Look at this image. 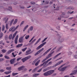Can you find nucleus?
Listing matches in <instances>:
<instances>
[{
    "label": "nucleus",
    "instance_id": "obj_1",
    "mask_svg": "<svg viewBox=\"0 0 77 77\" xmlns=\"http://www.w3.org/2000/svg\"><path fill=\"white\" fill-rule=\"evenodd\" d=\"M54 72V70H49L45 72L43 74V75L44 76H48V75H51L53 74Z\"/></svg>",
    "mask_w": 77,
    "mask_h": 77
},
{
    "label": "nucleus",
    "instance_id": "obj_2",
    "mask_svg": "<svg viewBox=\"0 0 77 77\" xmlns=\"http://www.w3.org/2000/svg\"><path fill=\"white\" fill-rule=\"evenodd\" d=\"M69 67H70V65H68L67 66H64V67L62 68H60L59 69V68L58 69V70H59V71H64L66 69L68 68H69Z\"/></svg>",
    "mask_w": 77,
    "mask_h": 77
},
{
    "label": "nucleus",
    "instance_id": "obj_3",
    "mask_svg": "<svg viewBox=\"0 0 77 77\" xmlns=\"http://www.w3.org/2000/svg\"><path fill=\"white\" fill-rule=\"evenodd\" d=\"M31 57H32V56H27L25 58H23L22 59H21V60H22L23 62H26V60H27L28 59H29L30 58H31Z\"/></svg>",
    "mask_w": 77,
    "mask_h": 77
},
{
    "label": "nucleus",
    "instance_id": "obj_4",
    "mask_svg": "<svg viewBox=\"0 0 77 77\" xmlns=\"http://www.w3.org/2000/svg\"><path fill=\"white\" fill-rule=\"evenodd\" d=\"M46 43L47 42H45L44 43L41 44L40 45H39L36 48V50H39V49H40L42 47H43V46H44V45H45Z\"/></svg>",
    "mask_w": 77,
    "mask_h": 77
},
{
    "label": "nucleus",
    "instance_id": "obj_5",
    "mask_svg": "<svg viewBox=\"0 0 77 77\" xmlns=\"http://www.w3.org/2000/svg\"><path fill=\"white\" fill-rule=\"evenodd\" d=\"M51 54H50V53L48 55V57H46L42 61V63H43V62H44L45 61V60H47L48 59H49L50 57H51Z\"/></svg>",
    "mask_w": 77,
    "mask_h": 77
},
{
    "label": "nucleus",
    "instance_id": "obj_6",
    "mask_svg": "<svg viewBox=\"0 0 77 77\" xmlns=\"http://www.w3.org/2000/svg\"><path fill=\"white\" fill-rule=\"evenodd\" d=\"M62 62H63V60H61L60 61H59L57 63L55 64L53 66V67L54 68H55V67L57 66H58V65H59L60 64H61Z\"/></svg>",
    "mask_w": 77,
    "mask_h": 77
},
{
    "label": "nucleus",
    "instance_id": "obj_7",
    "mask_svg": "<svg viewBox=\"0 0 77 77\" xmlns=\"http://www.w3.org/2000/svg\"><path fill=\"white\" fill-rule=\"evenodd\" d=\"M44 48H42V49L38 51L35 54L34 56H37L38 54H39L40 53H41V52H42V51L44 50Z\"/></svg>",
    "mask_w": 77,
    "mask_h": 77
},
{
    "label": "nucleus",
    "instance_id": "obj_8",
    "mask_svg": "<svg viewBox=\"0 0 77 77\" xmlns=\"http://www.w3.org/2000/svg\"><path fill=\"white\" fill-rule=\"evenodd\" d=\"M25 68V66H22L17 68V70L19 71H22V70H23Z\"/></svg>",
    "mask_w": 77,
    "mask_h": 77
},
{
    "label": "nucleus",
    "instance_id": "obj_9",
    "mask_svg": "<svg viewBox=\"0 0 77 77\" xmlns=\"http://www.w3.org/2000/svg\"><path fill=\"white\" fill-rule=\"evenodd\" d=\"M16 30V29H15V26H12L11 28L9 30V32H15V31Z\"/></svg>",
    "mask_w": 77,
    "mask_h": 77
},
{
    "label": "nucleus",
    "instance_id": "obj_10",
    "mask_svg": "<svg viewBox=\"0 0 77 77\" xmlns=\"http://www.w3.org/2000/svg\"><path fill=\"white\" fill-rule=\"evenodd\" d=\"M32 51L31 49H29V50L26 51V55H28V54H30V53H32V52H30V51Z\"/></svg>",
    "mask_w": 77,
    "mask_h": 77
},
{
    "label": "nucleus",
    "instance_id": "obj_11",
    "mask_svg": "<svg viewBox=\"0 0 77 77\" xmlns=\"http://www.w3.org/2000/svg\"><path fill=\"white\" fill-rule=\"evenodd\" d=\"M51 48H50L49 49H48V50H47L45 53H44V54H43V55L44 56H45V55H46V54L47 53H48L50 51V50H51Z\"/></svg>",
    "mask_w": 77,
    "mask_h": 77
},
{
    "label": "nucleus",
    "instance_id": "obj_12",
    "mask_svg": "<svg viewBox=\"0 0 77 77\" xmlns=\"http://www.w3.org/2000/svg\"><path fill=\"white\" fill-rule=\"evenodd\" d=\"M19 42L20 43H22L23 42V37H22L19 38Z\"/></svg>",
    "mask_w": 77,
    "mask_h": 77
},
{
    "label": "nucleus",
    "instance_id": "obj_13",
    "mask_svg": "<svg viewBox=\"0 0 77 77\" xmlns=\"http://www.w3.org/2000/svg\"><path fill=\"white\" fill-rule=\"evenodd\" d=\"M15 58H14L13 59H11L10 60V62L11 63V64H14V61L15 60Z\"/></svg>",
    "mask_w": 77,
    "mask_h": 77
},
{
    "label": "nucleus",
    "instance_id": "obj_14",
    "mask_svg": "<svg viewBox=\"0 0 77 77\" xmlns=\"http://www.w3.org/2000/svg\"><path fill=\"white\" fill-rule=\"evenodd\" d=\"M15 51V50L14 49H11L10 50H9L7 52V54H10V53H11V52H13V51Z\"/></svg>",
    "mask_w": 77,
    "mask_h": 77
},
{
    "label": "nucleus",
    "instance_id": "obj_15",
    "mask_svg": "<svg viewBox=\"0 0 77 77\" xmlns=\"http://www.w3.org/2000/svg\"><path fill=\"white\" fill-rule=\"evenodd\" d=\"M18 36L17 35L16 37V38H15V43L16 44H17L18 42Z\"/></svg>",
    "mask_w": 77,
    "mask_h": 77
},
{
    "label": "nucleus",
    "instance_id": "obj_16",
    "mask_svg": "<svg viewBox=\"0 0 77 77\" xmlns=\"http://www.w3.org/2000/svg\"><path fill=\"white\" fill-rule=\"evenodd\" d=\"M58 40L60 42H62L64 41V39L60 37L58 39Z\"/></svg>",
    "mask_w": 77,
    "mask_h": 77
},
{
    "label": "nucleus",
    "instance_id": "obj_17",
    "mask_svg": "<svg viewBox=\"0 0 77 77\" xmlns=\"http://www.w3.org/2000/svg\"><path fill=\"white\" fill-rule=\"evenodd\" d=\"M68 63H64L63 64H62L61 66L59 67V68L58 69V70L59 69H60V68H62V67H63V66H65V65H68Z\"/></svg>",
    "mask_w": 77,
    "mask_h": 77
},
{
    "label": "nucleus",
    "instance_id": "obj_18",
    "mask_svg": "<svg viewBox=\"0 0 77 77\" xmlns=\"http://www.w3.org/2000/svg\"><path fill=\"white\" fill-rule=\"evenodd\" d=\"M67 9H74V8L72 6H69L66 8Z\"/></svg>",
    "mask_w": 77,
    "mask_h": 77
},
{
    "label": "nucleus",
    "instance_id": "obj_19",
    "mask_svg": "<svg viewBox=\"0 0 77 77\" xmlns=\"http://www.w3.org/2000/svg\"><path fill=\"white\" fill-rule=\"evenodd\" d=\"M38 68H39V67H37L34 69L32 70V72H35L38 69Z\"/></svg>",
    "mask_w": 77,
    "mask_h": 77
},
{
    "label": "nucleus",
    "instance_id": "obj_20",
    "mask_svg": "<svg viewBox=\"0 0 77 77\" xmlns=\"http://www.w3.org/2000/svg\"><path fill=\"white\" fill-rule=\"evenodd\" d=\"M11 72H12V71L10 70L9 71H8V72H4V73L5 74L8 75L10 74V73H11Z\"/></svg>",
    "mask_w": 77,
    "mask_h": 77
},
{
    "label": "nucleus",
    "instance_id": "obj_21",
    "mask_svg": "<svg viewBox=\"0 0 77 77\" xmlns=\"http://www.w3.org/2000/svg\"><path fill=\"white\" fill-rule=\"evenodd\" d=\"M61 54V53H60L56 55L55 57H53V59H56V58L57 57H58V56H59V55H60Z\"/></svg>",
    "mask_w": 77,
    "mask_h": 77
},
{
    "label": "nucleus",
    "instance_id": "obj_22",
    "mask_svg": "<svg viewBox=\"0 0 77 77\" xmlns=\"http://www.w3.org/2000/svg\"><path fill=\"white\" fill-rule=\"evenodd\" d=\"M48 62L47 60L46 61H45V62H44L43 64H42L41 65V66H42V65H46V64H47V63H48Z\"/></svg>",
    "mask_w": 77,
    "mask_h": 77
},
{
    "label": "nucleus",
    "instance_id": "obj_23",
    "mask_svg": "<svg viewBox=\"0 0 77 77\" xmlns=\"http://www.w3.org/2000/svg\"><path fill=\"white\" fill-rule=\"evenodd\" d=\"M6 69L9 71V70H11L12 69L11 68V67H7L6 68Z\"/></svg>",
    "mask_w": 77,
    "mask_h": 77
},
{
    "label": "nucleus",
    "instance_id": "obj_24",
    "mask_svg": "<svg viewBox=\"0 0 77 77\" xmlns=\"http://www.w3.org/2000/svg\"><path fill=\"white\" fill-rule=\"evenodd\" d=\"M23 45V44H19L17 45L16 47H17V48H19V47H21V46H22Z\"/></svg>",
    "mask_w": 77,
    "mask_h": 77
},
{
    "label": "nucleus",
    "instance_id": "obj_25",
    "mask_svg": "<svg viewBox=\"0 0 77 77\" xmlns=\"http://www.w3.org/2000/svg\"><path fill=\"white\" fill-rule=\"evenodd\" d=\"M38 59H36L35 60H34L32 63V65H34L35 63H36V62H37V60H38Z\"/></svg>",
    "mask_w": 77,
    "mask_h": 77
},
{
    "label": "nucleus",
    "instance_id": "obj_26",
    "mask_svg": "<svg viewBox=\"0 0 77 77\" xmlns=\"http://www.w3.org/2000/svg\"><path fill=\"white\" fill-rule=\"evenodd\" d=\"M39 62H40V60H38V61L35 63V66H38V65Z\"/></svg>",
    "mask_w": 77,
    "mask_h": 77
},
{
    "label": "nucleus",
    "instance_id": "obj_27",
    "mask_svg": "<svg viewBox=\"0 0 77 77\" xmlns=\"http://www.w3.org/2000/svg\"><path fill=\"white\" fill-rule=\"evenodd\" d=\"M29 27V25H28L25 26L23 29V31L24 32V31H25V30H26V29H27V27Z\"/></svg>",
    "mask_w": 77,
    "mask_h": 77
},
{
    "label": "nucleus",
    "instance_id": "obj_28",
    "mask_svg": "<svg viewBox=\"0 0 77 77\" xmlns=\"http://www.w3.org/2000/svg\"><path fill=\"white\" fill-rule=\"evenodd\" d=\"M47 38H48V37H46L45 38L43 41H42V43H43V42H44L47 39Z\"/></svg>",
    "mask_w": 77,
    "mask_h": 77
},
{
    "label": "nucleus",
    "instance_id": "obj_29",
    "mask_svg": "<svg viewBox=\"0 0 77 77\" xmlns=\"http://www.w3.org/2000/svg\"><path fill=\"white\" fill-rule=\"evenodd\" d=\"M17 33H18V31H16L13 35V37H15V36H16V35H17Z\"/></svg>",
    "mask_w": 77,
    "mask_h": 77
},
{
    "label": "nucleus",
    "instance_id": "obj_30",
    "mask_svg": "<svg viewBox=\"0 0 77 77\" xmlns=\"http://www.w3.org/2000/svg\"><path fill=\"white\" fill-rule=\"evenodd\" d=\"M18 73H13L12 74V75L13 76H15V75H17Z\"/></svg>",
    "mask_w": 77,
    "mask_h": 77
},
{
    "label": "nucleus",
    "instance_id": "obj_31",
    "mask_svg": "<svg viewBox=\"0 0 77 77\" xmlns=\"http://www.w3.org/2000/svg\"><path fill=\"white\" fill-rule=\"evenodd\" d=\"M18 21V19H16L14 21V23H13V24L14 25H15V24H16V23H17V21Z\"/></svg>",
    "mask_w": 77,
    "mask_h": 77
},
{
    "label": "nucleus",
    "instance_id": "obj_32",
    "mask_svg": "<svg viewBox=\"0 0 77 77\" xmlns=\"http://www.w3.org/2000/svg\"><path fill=\"white\" fill-rule=\"evenodd\" d=\"M33 27L32 26H31L30 28L29 29V30H30V31H32V30H33Z\"/></svg>",
    "mask_w": 77,
    "mask_h": 77
},
{
    "label": "nucleus",
    "instance_id": "obj_33",
    "mask_svg": "<svg viewBox=\"0 0 77 77\" xmlns=\"http://www.w3.org/2000/svg\"><path fill=\"white\" fill-rule=\"evenodd\" d=\"M3 36V33H1L0 34V38H1Z\"/></svg>",
    "mask_w": 77,
    "mask_h": 77
},
{
    "label": "nucleus",
    "instance_id": "obj_34",
    "mask_svg": "<svg viewBox=\"0 0 77 77\" xmlns=\"http://www.w3.org/2000/svg\"><path fill=\"white\" fill-rule=\"evenodd\" d=\"M27 48L26 47L25 48H23L22 49V51H25L26 50H27Z\"/></svg>",
    "mask_w": 77,
    "mask_h": 77
},
{
    "label": "nucleus",
    "instance_id": "obj_35",
    "mask_svg": "<svg viewBox=\"0 0 77 77\" xmlns=\"http://www.w3.org/2000/svg\"><path fill=\"white\" fill-rule=\"evenodd\" d=\"M1 51L2 52L4 53H6V50H5V49H2L1 50Z\"/></svg>",
    "mask_w": 77,
    "mask_h": 77
},
{
    "label": "nucleus",
    "instance_id": "obj_36",
    "mask_svg": "<svg viewBox=\"0 0 77 77\" xmlns=\"http://www.w3.org/2000/svg\"><path fill=\"white\" fill-rule=\"evenodd\" d=\"M5 25H3L2 26V31H4L5 30Z\"/></svg>",
    "mask_w": 77,
    "mask_h": 77
},
{
    "label": "nucleus",
    "instance_id": "obj_37",
    "mask_svg": "<svg viewBox=\"0 0 77 77\" xmlns=\"http://www.w3.org/2000/svg\"><path fill=\"white\" fill-rule=\"evenodd\" d=\"M12 34H11L9 37V39H11V38H12Z\"/></svg>",
    "mask_w": 77,
    "mask_h": 77
},
{
    "label": "nucleus",
    "instance_id": "obj_38",
    "mask_svg": "<svg viewBox=\"0 0 77 77\" xmlns=\"http://www.w3.org/2000/svg\"><path fill=\"white\" fill-rule=\"evenodd\" d=\"M5 59H10V58L7 55H5Z\"/></svg>",
    "mask_w": 77,
    "mask_h": 77
},
{
    "label": "nucleus",
    "instance_id": "obj_39",
    "mask_svg": "<svg viewBox=\"0 0 77 77\" xmlns=\"http://www.w3.org/2000/svg\"><path fill=\"white\" fill-rule=\"evenodd\" d=\"M29 35H26V36L25 37V39H29Z\"/></svg>",
    "mask_w": 77,
    "mask_h": 77
},
{
    "label": "nucleus",
    "instance_id": "obj_40",
    "mask_svg": "<svg viewBox=\"0 0 77 77\" xmlns=\"http://www.w3.org/2000/svg\"><path fill=\"white\" fill-rule=\"evenodd\" d=\"M72 52L69 51L68 52V55H71V54H72Z\"/></svg>",
    "mask_w": 77,
    "mask_h": 77
},
{
    "label": "nucleus",
    "instance_id": "obj_41",
    "mask_svg": "<svg viewBox=\"0 0 77 77\" xmlns=\"http://www.w3.org/2000/svg\"><path fill=\"white\" fill-rule=\"evenodd\" d=\"M5 70L3 69H0V72H4Z\"/></svg>",
    "mask_w": 77,
    "mask_h": 77
},
{
    "label": "nucleus",
    "instance_id": "obj_42",
    "mask_svg": "<svg viewBox=\"0 0 77 77\" xmlns=\"http://www.w3.org/2000/svg\"><path fill=\"white\" fill-rule=\"evenodd\" d=\"M39 75V73H38V74H35L33 75V77H36V75Z\"/></svg>",
    "mask_w": 77,
    "mask_h": 77
},
{
    "label": "nucleus",
    "instance_id": "obj_43",
    "mask_svg": "<svg viewBox=\"0 0 77 77\" xmlns=\"http://www.w3.org/2000/svg\"><path fill=\"white\" fill-rule=\"evenodd\" d=\"M8 39V36L7 35H5V39L7 40Z\"/></svg>",
    "mask_w": 77,
    "mask_h": 77
},
{
    "label": "nucleus",
    "instance_id": "obj_44",
    "mask_svg": "<svg viewBox=\"0 0 77 77\" xmlns=\"http://www.w3.org/2000/svg\"><path fill=\"white\" fill-rule=\"evenodd\" d=\"M57 75V73H54L52 75V77H54V76H56V75Z\"/></svg>",
    "mask_w": 77,
    "mask_h": 77
},
{
    "label": "nucleus",
    "instance_id": "obj_45",
    "mask_svg": "<svg viewBox=\"0 0 77 77\" xmlns=\"http://www.w3.org/2000/svg\"><path fill=\"white\" fill-rule=\"evenodd\" d=\"M34 38H35V36H34L30 40V41L29 42H30L32 40L34 39Z\"/></svg>",
    "mask_w": 77,
    "mask_h": 77
},
{
    "label": "nucleus",
    "instance_id": "obj_46",
    "mask_svg": "<svg viewBox=\"0 0 77 77\" xmlns=\"http://www.w3.org/2000/svg\"><path fill=\"white\" fill-rule=\"evenodd\" d=\"M24 23V21H22L20 24V26H22V25Z\"/></svg>",
    "mask_w": 77,
    "mask_h": 77
},
{
    "label": "nucleus",
    "instance_id": "obj_47",
    "mask_svg": "<svg viewBox=\"0 0 77 77\" xmlns=\"http://www.w3.org/2000/svg\"><path fill=\"white\" fill-rule=\"evenodd\" d=\"M64 15H65V13L63 12L62 13L61 15L60 16L61 17H62V16H63Z\"/></svg>",
    "mask_w": 77,
    "mask_h": 77
},
{
    "label": "nucleus",
    "instance_id": "obj_48",
    "mask_svg": "<svg viewBox=\"0 0 77 77\" xmlns=\"http://www.w3.org/2000/svg\"><path fill=\"white\" fill-rule=\"evenodd\" d=\"M42 68H43V67H42L41 69H40L39 70L37 71V72H40L41 71V70L42 69Z\"/></svg>",
    "mask_w": 77,
    "mask_h": 77
},
{
    "label": "nucleus",
    "instance_id": "obj_49",
    "mask_svg": "<svg viewBox=\"0 0 77 77\" xmlns=\"http://www.w3.org/2000/svg\"><path fill=\"white\" fill-rule=\"evenodd\" d=\"M5 27L6 29H8V24H6Z\"/></svg>",
    "mask_w": 77,
    "mask_h": 77
},
{
    "label": "nucleus",
    "instance_id": "obj_50",
    "mask_svg": "<svg viewBox=\"0 0 77 77\" xmlns=\"http://www.w3.org/2000/svg\"><path fill=\"white\" fill-rule=\"evenodd\" d=\"M22 59V57H19V58H18L17 59V61H18V60H20V59Z\"/></svg>",
    "mask_w": 77,
    "mask_h": 77
},
{
    "label": "nucleus",
    "instance_id": "obj_51",
    "mask_svg": "<svg viewBox=\"0 0 77 77\" xmlns=\"http://www.w3.org/2000/svg\"><path fill=\"white\" fill-rule=\"evenodd\" d=\"M50 69V67H47L46 69V70L47 71L48 70H49V69Z\"/></svg>",
    "mask_w": 77,
    "mask_h": 77
},
{
    "label": "nucleus",
    "instance_id": "obj_52",
    "mask_svg": "<svg viewBox=\"0 0 77 77\" xmlns=\"http://www.w3.org/2000/svg\"><path fill=\"white\" fill-rule=\"evenodd\" d=\"M31 44H32V43H28V44L27 45H26V46H29H29L30 45H31Z\"/></svg>",
    "mask_w": 77,
    "mask_h": 77
},
{
    "label": "nucleus",
    "instance_id": "obj_53",
    "mask_svg": "<svg viewBox=\"0 0 77 77\" xmlns=\"http://www.w3.org/2000/svg\"><path fill=\"white\" fill-rule=\"evenodd\" d=\"M35 41H36V39H35L32 41V42H31V44H33Z\"/></svg>",
    "mask_w": 77,
    "mask_h": 77
},
{
    "label": "nucleus",
    "instance_id": "obj_54",
    "mask_svg": "<svg viewBox=\"0 0 77 77\" xmlns=\"http://www.w3.org/2000/svg\"><path fill=\"white\" fill-rule=\"evenodd\" d=\"M5 60V59H3V58H1L0 59V61H4Z\"/></svg>",
    "mask_w": 77,
    "mask_h": 77
},
{
    "label": "nucleus",
    "instance_id": "obj_55",
    "mask_svg": "<svg viewBox=\"0 0 77 77\" xmlns=\"http://www.w3.org/2000/svg\"><path fill=\"white\" fill-rule=\"evenodd\" d=\"M59 8H60V7H58L56 9H55V10H59Z\"/></svg>",
    "mask_w": 77,
    "mask_h": 77
},
{
    "label": "nucleus",
    "instance_id": "obj_56",
    "mask_svg": "<svg viewBox=\"0 0 77 77\" xmlns=\"http://www.w3.org/2000/svg\"><path fill=\"white\" fill-rule=\"evenodd\" d=\"M8 9H11V10L12 9V7H11V6H9L8 7Z\"/></svg>",
    "mask_w": 77,
    "mask_h": 77
},
{
    "label": "nucleus",
    "instance_id": "obj_57",
    "mask_svg": "<svg viewBox=\"0 0 77 77\" xmlns=\"http://www.w3.org/2000/svg\"><path fill=\"white\" fill-rule=\"evenodd\" d=\"M8 18H7L5 20V23H6L8 22Z\"/></svg>",
    "mask_w": 77,
    "mask_h": 77
},
{
    "label": "nucleus",
    "instance_id": "obj_58",
    "mask_svg": "<svg viewBox=\"0 0 77 77\" xmlns=\"http://www.w3.org/2000/svg\"><path fill=\"white\" fill-rule=\"evenodd\" d=\"M31 3V5H35V2H32Z\"/></svg>",
    "mask_w": 77,
    "mask_h": 77
},
{
    "label": "nucleus",
    "instance_id": "obj_59",
    "mask_svg": "<svg viewBox=\"0 0 77 77\" xmlns=\"http://www.w3.org/2000/svg\"><path fill=\"white\" fill-rule=\"evenodd\" d=\"M27 76H28V74L24 75H23V77H27Z\"/></svg>",
    "mask_w": 77,
    "mask_h": 77
},
{
    "label": "nucleus",
    "instance_id": "obj_60",
    "mask_svg": "<svg viewBox=\"0 0 77 77\" xmlns=\"http://www.w3.org/2000/svg\"><path fill=\"white\" fill-rule=\"evenodd\" d=\"M41 38H40L37 41V42H39V41H41Z\"/></svg>",
    "mask_w": 77,
    "mask_h": 77
},
{
    "label": "nucleus",
    "instance_id": "obj_61",
    "mask_svg": "<svg viewBox=\"0 0 77 77\" xmlns=\"http://www.w3.org/2000/svg\"><path fill=\"white\" fill-rule=\"evenodd\" d=\"M6 18H7V17H4L3 19V21H5V20H6Z\"/></svg>",
    "mask_w": 77,
    "mask_h": 77
},
{
    "label": "nucleus",
    "instance_id": "obj_62",
    "mask_svg": "<svg viewBox=\"0 0 77 77\" xmlns=\"http://www.w3.org/2000/svg\"><path fill=\"white\" fill-rule=\"evenodd\" d=\"M18 27H19V25H17L16 28H15V29H16V30L18 29Z\"/></svg>",
    "mask_w": 77,
    "mask_h": 77
},
{
    "label": "nucleus",
    "instance_id": "obj_63",
    "mask_svg": "<svg viewBox=\"0 0 77 77\" xmlns=\"http://www.w3.org/2000/svg\"><path fill=\"white\" fill-rule=\"evenodd\" d=\"M54 53V51H52L51 52V53H50V54H51L52 55V54H53V53Z\"/></svg>",
    "mask_w": 77,
    "mask_h": 77
},
{
    "label": "nucleus",
    "instance_id": "obj_64",
    "mask_svg": "<svg viewBox=\"0 0 77 77\" xmlns=\"http://www.w3.org/2000/svg\"><path fill=\"white\" fill-rule=\"evenodd\" d=\"M11 77V75H9L8 76H5V77Z\"/></svg>",
    "mask_w": 77,
    "mask_h": 77
}]
</instances>
